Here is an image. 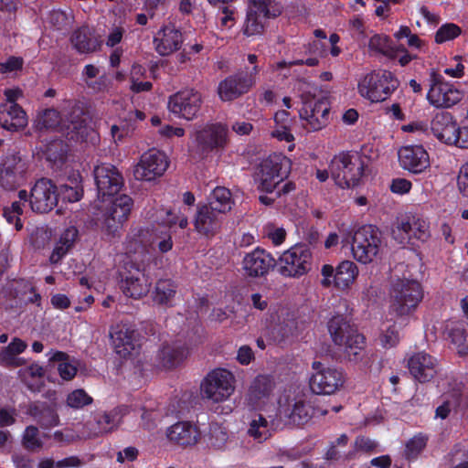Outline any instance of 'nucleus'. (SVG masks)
<instances>
[{
  "mask_svg": "<svg viewBox=\"0 0 468 468\" xmlns=\"http://www.w3.org/2000/svg\"><path fill=\"white\" fill-rule=\"evenodd\" d=\"M189 139V156L195 161H203L213 154H221L228 148L230 131L226 123L207 122L196 125Z\"/></svg>",
  "mask_w": 468,
  "mask_h": 468,
  "instance_id": "1",
  "label": "nucleus"
},
{
  "mask_svg": "<svg viewBox=\"0 0 468 468\" xmlns=\"http://www.w3.org/2000/svg\"><path fill=\"white\" fill-rule=\"evenodd\" d=\"M392 40L388 35L374 34L368 39V51L374 55H382L405 67L410 63V28L407 26H400L399 30L393 34Z\"/></svg>",
  "mask_w": 468,
  "mask_h": 468,
  "instance_id": "2",
  "label": "nucleus"
},
{
  "mask_svg": "<svg viewBox=\"0 0 468 468\" xmlns=\"http://www.w3.org/2000/svg\"><path fill=\"white\" fill-rule=\"evenodd\" d=\"M367 165L357 152L343 151L331 160L329 169L335 184L345 188L360 185Z\"/></svg>",
  "mask_w": 468,
  "mask_h": 468,
  "instance_id": "3",
  "label": "nucleus"
},
{
  "mask_svg": "<svg viewBox=\"0 0 468 468\" xmlns=\"http://www.w3.org/2000/svg\"><path fill=\"white\" fill-rule=\"evenodd\" d=\"M33 127L39 136L44 133L55 132L75 143L93 142L97 136L86 119H34Z\"/></svg>",
  "mask_w": 468,
  "mask_h": 468,
  "instance_id": "4",
  "label": "nucleus"
},
{
  "mask_svg": "<svg viewBox=\"0 0 468 468\" xmlns=\"http://www.w3.org/2000/svg\"><path fill=\"white\" fill-rule=\"evenodd\" d=\"M328 331L334 343L344 346L346 356L350 361L356 362L362 358L365 337L344 315L333 316L328 322Z\"/></svg>",
  "mask_w": 468,
  "mask_h": 468,
  "instance_id": "5",
  "label": "nucleus"
},
{
  "mask_svg": "<svg viewBox=\"0 0 468 468\" xmlns=\"http://www.w3.org/2000/svg\"><path fill=\"white\" fill-rule=\"evenodd\" d=\"M351 240L353 257L362 264L374 261L378 254L381 245V232L374 225H363L353 233L343 238L342 243L348 244Z\"/></svg>",
  "mask_w": 468,
  "mask_h": 468,
  "instance_id": "6",
  "label": "nucleus"
},
{
  "mask_svg": "<svg viewBox=\"0 0 468 468\" xmlns=\"http://www.w3.org/2000/svg\"><path fill=\"white\" fill-rule=\"evenodd\" d=\"M398 80L385 69L372 70L358 81L357 90L361 97L371 102L385 101L396 90Z\"/></svg>",
  "mask_w": 468,
  "mask_h": 468,
  "instance_id": "7",
  "label": "nucleus"
},
{
  "mask_svg": "<svg viewBox=\"0 0 468 468\" xmlns=\"http://www.w3.org/2000/svg\"><path fill=\"white\" fill-rule=\"evenodd\" d=\"M292 168L291 160L282 154H271L259 165L257 180L258 189L261 192L272 193L289 176Z\"/></svg>",
  "mask_w": 468,
  "mask_h": 468,
  "instance_id": "8",
  "label": "nucleus"
},
{
  "mask_svg": "<svg viewBox=\"0 0 468 468\" xmlns=\"http://www.w3.org/2000/svg\"><path fill=\"white\" fill-rule=\"evenodd\" d=\"M277 261L282 276L299 278L311 271L313 253L309 244L297 243L285 250Z\"/></svg>",
  "mask_w": 468,
  "mask_h": 468,
  "instance_id": "9",
  "label": "nucleus"
},
{
  "mask_svg": "<svg viewBox=\"0 0 468 468\" xmlns=\"http://www.w3.org/2000/svg\"><path fill=\"white\" fill-rule=\"evenodd\" d=\"M314 372L309 378V388L315 395H333L344 386L345 374L335 367H325L321 362L314 361Z\"/></svg>",
  "mask_w": 468,
  "mask_h": 468,
  "instance_id": "10",
  "label": "nucleus"
},
{
  "mask_svg": "<svg viewBox=\"0 0 468 468\" xmlns=\"http://www.w3.org/2000/svg\"><path fill=\"white\" fill-rule=\"evenodd\" d=\"M235 378L233 374L225 368H216L210 371L200 385L204 398L214 402L226 400L234 392Z\"/></svg>",
  "mask_w": 468,
  "mask_h": 468,
  "instance_id": "11",
  "label": "nucleus"
},
{
  "mask_svg": "<svg viewBox=\"0 0 468 468\" xmlns=\"http://www.w3.org/2000/svg\"><path fill=\"white\" fill-rule=\"evenodd\" d=\"M28 162L19 153H7L0 163V186L12 191L24 185L27 178Z\"/></svg>",
  "mask_w": 468,
  "mask_h": 468,
  "instance_id": "12",
  "label": "nucleus"
},
{
  "mask_svg": "<svg viewBox=\"0 0 468 468\" xmlns=\"http://www.w3.org/2000/svg\"><path fill=\"white\" fill-rule=\"evenodd\" d=\"M119 286L125 296L140 299L149 292L151 281L137 263L126 261L119 271Z\"/></svg>",
  "mask_w": 468,
  "mask_h": 468,
  "instance_id": "13",
  "label": "nucleus"
},
{
  "mask_svg": "<svg viewBox=\"0 0 468 468\" xmlns=\"http://www.w3.org/2000/svg\"><path fill=\"white\" fill-rule=\"evenodd\" d=\"M407 268L408 265L403 263L395 267L389 291L390 307L399 316L410 314V271Z\"/></svg>",
  "mask_w": 468,
  "mask_h": 468,
  "instance_id": "14",
  "label": "nucleus"
},
{
  "mask_svg": "<svg viewBox=\"0 0 468 468\" xmlns=\"http://www.w3.org/2000/svg\"><path fill=\"white\" fill-rule=\"evenodd\" d=\"M133 207V200L128 195L123 194L113 198L103 214L104 231L115 236L128 220Z\"/></svg>",
  "mask_w": 468,
  "mask_h": 468,
  "instance_id": "15",
  "label": "nucleus"
},
{
  "mask_svg": "<svg viewBox=\"0 0 468 468\" xmlns=\"http://www.w3.org/2000/svg\"><path fill=\"white\" fill-rule=\"evenodd\" d=\"M94 181L98 198L104 201L106 197H113L124 186L122 173L116 166L109 163H102L93 170Z\"/></svg>",
  "mask_w": 468,
  "mask_h": 468,
  "instance_id": "16",
  "label": "nucleus"
},
{
  "mask_svg": "<svg viewBox=\"0 0 468 468\" xmlns=\"http://www.w3.org/2000/svg\"><path fill=\"white\" fill-rule=\"evenodd\" d=\"M58 197L56 184L51 179L42 177L30 189L29 206L36 213H48L58 205Z\"/></svg>",
  "mask_w": 468,
  "mask_h": 468,
  "instance_id": "17",
  "label": "nucleus"
},
{
  "mask_svg": "<svg viewBox=\"0 0 468 468\" xmlns=\"http://www.w3.org/2000/svg\"><path fill=\"white\" fill-rule=\"evenodd\" d=\"M321 274L323 275L321 281L323 287L329 288L333 284L338 290H346L356 279L358 268L351 261H343L336 268L330 264L323 265Z\"/></svg>",
  "mask_w": 468,
  "mask_h": 468,
  "instance_id": "18",
  "label": "nucleus"
},
{
  "mask_svg": "<svg viewBox=\"0 0 468 468\" xmlns=\"http://www.w3.org/2000/svg\"><path fill=\"white\" fill-rule=\"evenodd\" d=\"M259 71V67L254 66L250 72L229 76L220 81L218 87L220 99L232 101L248 92L255 85Z\"/></svg>",
  "mask_w": 468,
  "mask_h": 468,
  "instance_id": "19",
  "label": "nucleus"
},
{
  "mask_svg": "<svg viewBox=\"0 0 468 468\" xmlns=\"http://www.w3.org/2000/svg\"><path fill=\"white\" fill-rule=\"evenodd\" d=\"M168 165V156L162 151L152 149L141 156L133 174L138 180L153 181L162 176Z\"/></svg>",
  "mask_w": 468,
  "mask_h": 468,
  "instance_id": "20",
  "label": "nucleus"
},
{
  "mask_svg": "<svg viewBox=\"0 0 468 468\" xmlns=\"http://www.w3.org/2000/svg\"><path fill=\"white\" fill-rule=\"evenodd\" d=\"M110 336L116 354L121 358H128L138 353L141 346L140 334L128 324H116L110 331Z\"/></svg>",
  "mask_w": 468,
  "mask_h": 468,
  "instance_id": "21",
  "label": "nucleus"
},
{
  "mask_svg": "<svg viewBox=\"0 0 468 468\" xmlns=\"http://www.w3.org/2000/svg\"><path fill=\"white\" fill-rule=\"evenodd\" d=\"M277 265L272 254L261 247L246 253L242 260L244 274L250 278L265 277Z\"/></svg>",
  "mask_w": 468,
  "mask_h": 468,
  "instance_id": "22",
  "label": "nucleus"
},
{
  "mask_svg": "<svg viewBox=\"0 0 468 468\" xmlns=\"http://www.w3.org/2000/svg\"><path fill=\"white\" fill-rule=\"evenodd\" d=\"M431 77L432 84L427 93L431 104L437 108H450L461 101L463 94L453 84L444 81L435 73Z\"/></svg>",
  "mask_w": 468,
  "mask_h": 468,
  "instance_id": "23",
  "label": "nucleus"
},
{
  "mask_svg": "<svg viewBox=\"0 0 468 468\" xmlns=\"http://www.w3.org/2000/svg\"><path fill=\"white\" fill-rule=\"evenodd\" d=\"M184 43L182 32L174 25L162 27L153 39L154 48L162 57H166L178 51Z\"/></svg>",
  "mask_w": 468,
  "mask_h": 468,
  "instance_id": "24",
  "label": "nucleus"
},
{
  "mask_svg": "<svg viewBox=\"0 0 468 468\" xmlns=\"http://www.w3.org/2000/svg\"><path fill=\"white\" fill-rule=\"evenodd\" d=\"M201 104L200 94L194 90H183L172 95L168 101L171 113L181 117L195 116Z\"/></svg>",
  "mask_w": 468,
  "mask_h": 468,
  "instance_id": "25",
  "label": "nucleus"
},
{
  "mask_svg": "<svg viewBox=\"0 0 468 468\" xmlns=\"http://www.w3.org/2000/svg\"><path fill=\"white\" fill-rule=\"evenodd\" d=\"M314 408L311 402L303 399H293L288 400L286 404L280 402L278 415L281 419H285L289 423L294 425H304L314 415Z\"/></svg>",
  "mask_w": 468,
  "mask_h": 468,
  "instance_id": "26",
  "label": "nucleus"
},
{
  "mask_svg": "<svg viewBox=\"0 0 468 468\" xmlns=\"http://www.w3.org/2000/svg\"><path fill=\"white\" fill-rule=\"evenodd\" d=\"M195 230L207 238L215 236L221 229L222 216L206 204H198L193 218Z\"/></svg>",
  "mask_w": 468,
  "mask_h": 468,
  "instance_id": "27",
  "label": "nucleus"
},
{
  "mask_svg": "<svg viewBox=\"0 0 468 468\" xmlns=\"http://www.w3.org/2000/svg\"><path fill=\"white\" fill-rule=\"evenodd\" d=\"M440 369L437 358L426 352H419L411 356V377L418 383H430Z\"/></svg>",
  "mask_w": 468,
  "mask_h": 468,
  "instance_id": "28",
  "label": "nucleus"
},
{
  "mask_svg": "<svg viewBox=\"0 0 468 468\" xmlns=\"http://www.w3.org/2000/svg\"><path fill=\"white\" fill-rule=\"evenodd\" d=\"M166 436L180 446H193L200 439V431L189 421H178L167 429Z\"/></svg>",
  "mask_w": 468,
  "mask_h": 468,
  "instance_id": "29",
  "label": "nucleus"
},
{
  "mask_svg": "<svg viewBox=\"0 0 468 468\" xmlns=\"http://www.w3.org/2000/svg\"><path fill=\"white\" fill-rule=\"evenodd\" d=\"M274 388L272 378L267 375H259L251 383L246 396L247 405L252 410H258L268 399Z\"/></svg>",
  "mask_w": 468,
  "mask_h": 468,
  "instance_id": "30",
  "label": "nucleus"
},
{
  "mask_svg": "<svg viewBox=\"0 0 468 468\" xmlns=\"http://www.w3.org/2000/svg\"><path fill=\"white\" fill-rule=\"evenodd\" d=\"M188 348L181 340L165 343L158 352V359L163 367L172 369L178 367L187 356Z\"/></svg>",
  "mask_w": 468,
  "mask_h": 468,
  "instance_id": "31",
  "label": "nucleus"
},
{
  "mask_svg": "<svg viewBox=\"0 0 468 468\" xmlns=\"http://www.w3.org/2000/svg\"><path fill=\"white\" fill-rule=\"evenodd\" d=\"M42 156L53 168L61 169L68 160L69 145L62 139L54 138L40 147Z\"/></svg>",
  "mask_w": 468,
  "mask_h": 468,
  "instance_id": "32",
  "label": "nucleus"
},
{
  "mask_svg": "<svg viewBox=\"0 0 468 468\" xmlns=\"http://www.w3.org/2000/svg\"><path fill=\"white\" fill-rule=\"evenodd\" d=\"M431 128L439 141L459 147L461 130L453 119H431Z\"/></svg>",
  "mask_w": 468,
  "mask_h": 468,
  "instance_id": "33",
  "label": "nucleus"
},
{
  "mask_svg": "<svg viewBox=\"0 0 468 468\" xmlns=\"http://www.w3.org/2000/svg\"><path fill=\"white\" fill-rule=\"evenodd\" d=\"M443 335L447 340H450L455 346L459 356L468 358V333L463 322H448Z\"/></svg>",
  "mask_w": 468,
  "mask_h": 468,
  "instance_id": "34",
  "label": "nucleus"
},
{
  "mask_svg": "<svg viewBox=\"0 0 468 468\" xmlns=\"http://www.w3.org/2000/svg\"><path fill=\"white\" fill-rule=\"evenodd\" d=\"M27 412L42 429H50L59 424L55 407L48 402L36 401L29 405Z\"/></svg>",
  "mask_w": 468,
  "mask_h": 468,
  "instance_id": "35",
  "label": "nucleus"
},
{
  "mask_svg": "<svg viewBox=\"0 0 468 468\" xmlns=\"http://www.w3.org/2000/svg\"><path fill=\"white\" fill-rule=\"evenodd\" d=\"M70 42L73 48L81 54L96 52L101 47L100 42L93 37L92 30L88 26H81L73 31Z\"/></svg>",
  "mask_w": 468,
  "mask_h": 468,
  "instance_id": "36",
  "label": "nucleus"
},
{
  "mask_svg": "<svg viewBox=\"0 0 468 468\" xmlns=\"http://www.w3.org/2000/svg\"><path fill=\"white\" fill-rule=\"evenodd\" d=\"M177 291L176 283L171 279H160L156 282L152 292L154 303L162 306H173V300Z\"/></svg>",
  "mask_w": 468,
  "mask_h": 468,
  "instance_id": "37",
  "label": "nucleus"
},
{
  "mask_svg": "<svg viewBox=\"0 0 468 468\" xmlns=\"http://www.w3.org/2000/svg\"><path fill=\"white\" fill-rule=\"evenodd\" d=\"M78 236L79 230L77 229V228H67L60 235L58 243L53 249V251L49 258L50 262L54 264L58 263L73 247Z\"/></svg>",
  "mask_w": 468,
  "mask_h": 468,
  "instance_id": "38",
  "label": "nucleus"
},
{
  "mask_svg": "<svg viewBox=\"0 0 468 468\" xmlns=\"http://www.w3.org/2000/svg\"><path fill=\"white\" fill-rule=\"evenodd\" d=\"M212 210L222 216L229 212L233 205L232 194L229 189L224 186H217L210 194L208 203Z\"/></svg>",
  "mask_w": 468,
  "mask_h": 468,
  "instance_id": "39",
  "label": "nucleus"
},
{
  "mask_svg": "<svg viewBox=\"0 0 468 468\" xmlns=\"http://www.w3.org/2000/svg\"><path fill=\"white\" fill-rule=\"evenodd\" d=\"M391 237L402 248L410 243V216L400 214L391 225Z\"/></svg>",
  "mask_w": 468,
  "mask_h": 468,
  "instance_id": "40",
  "label": "nucleus"
},
{
  "mask_svg": "<svg viewBox=\"0 0 468 468\" xmlns=\"http://www.w3.org/2000/svg\"><path fill=\"white\" fill-rule=\"evenodd\" d=\"M430 167V155L424 147L411 145V175H426Z\"/></svg>",
  "mask_w": 468,
  "mask_h": 468,
  "instance_id": "41",
  "label": "nucleus"
},
{
  "mask_svg": "<svg viewBox=\"0 0 468 468\" xmlns=\"http://www.w3.org/2000/svg\"><path fill=\"white\" fill-rule=\"evenodd\" d=\"M49 362H57L58 372L64 380H71L78 372L76 365L69 361V356L63 351H55L49 357Z\"/></svg>",
  "mask_w": 468,
  "mask_h": 468,
  "instance_id": "42",
  "label": "nucleus"
},
{
  "mask_svg": "<svg viewBox=\"0 0 468 468\" xmlns=\"http://www.w3.org/2000/svg\"><path fill=\"white\" fill-rule=\"evenodd\" d=\"M248 434L259 442H262L271 437L269 423L261 414H258L257 418L251 420Z\"/></svg>",
  "mask_w": 468,
  "mask_h": 468,
  "instance_id": "43",
  "label": "nucleus"
},
{
  "mask_svg": "<svg viewBox=\"0 0 468 468\" xmlns=\"http://www.w3.org/2000/svg\"><path fill=\"white\" fill-rule=\"evenodd\" d=\"M23 204L20 201H14L9 207L3 208V217L9 225H13L16 231L23 229L24 223L21 219L23 216Z\"/></svg>",
  "mask_w": 468,
  "mask_h": 468,
  "instance_id": "44",
  "label": "nucleus"
},
{
  "mask_svg": "<svg viewBox=\"0 0 468 468\" xmlns=\"http://www.w3.org/2000/svg\"><path fill=\"white\" fill-rule=\"evenodd\" d=\"M249 10L252 11L263 18L276 16L281 10L276 6L275 0H250Z\"/></svg>",
  "mask_w": 468,
  "mask_h": 468,
  "instance_id": "45",
  "label": "nucleus"
},
{
  "mask_svg": "<svg viewBox=\"0 0 468 468\" xmlns=\"http://www.w3.org/2000/svg\"><path fill=\"white\" fill-rule=\"evenodd\" d=\"M43 444L38 428L34 425L27 426L22 435L23 447L28 452H35L41 449Z\"/></svg>",
  "mask_w": 468,
  "mask_h": 468,
  "instance_id": "46",
  "label": "nucleus"
},
{
  "mask_svg": "<svg viewBox=\"0 0 468 468\" xmlns=\"http://www.w3.org/2000/svg\"><path fill=\"white\" fill-rule=\"evenodd\" d=\"M262 18L261 16L249 10L243 27L244 35L247 37L261 35L264 28Z\"/></svg>",
  "mask_w": 468,
  "mask_h": 468,
  "instance_id": "47",
  "label": "nucleus"
},
{
  "mask_svg": "<svg viewBox=\"0 0 468 468\" xmlns=\"http://www.w3.org/2000/svg\"><path fill=\"white\" fill-rule=\"evenodd\" d=\"M67 405L74 410H80L93 402V399L82 388H78L67 396Z\"/></svg>",
  "mask_w": 468,
  "mask_h": 468,
  "instance_id": "48",
  "label": "nucleus"
},
{
  "mask_svg": "<svg viewBox=\"0 0 468 468\" xmlns=\"http://www.w3.org/2000/svg\"><path fill=\"white\" fill-rule=\"evenodd\" d=\"M462 29L459 26L453 23H446L439 27L435 34V42L441 44L447 41L453 40L461 35Z\"/></svg>",
  "mask_w": 468,
  "mask_h": 468,
  "instance_id": "49",
  "label": "nucleus"
},
{
  "mask_svg": "<svg viewBox=\"0 0 468 468\" xmlns=\"http://www.w3.org/2000/svg\"><path fill=\"white\" fill-rule=\"evenodd\" d=\"M58 194L64 201L70 203L77 202L80 200L83 196V188L80 182L76 181L74 186L68 184L61 185L58 189Z\"/></svg>",
  "mask_w": 468,
  "mask_h": 468,
  "instance_id": "50",
  "label": "nucleus"
},
{
  "mask_svg": "<svg viewBox=\"0 0 468 468\" xmlns=\"http://www.w3.org/2000/svg\"><path fill=\"white\" fill-rule=\"evenodd\" d=\"M421 242L427 241L431 237L430 223L423 218H416L411 222V238Z\"/></svg>",
  "mask_w": 468,
  "mask_h": 468,
  "instance_id": "51",
  "label": "nucleus"
},
{
  "mask_svg": "<svg viewBox=\"0 0 468 468\" xmlns=\"http://www.w3.org/2000/svg\"><path fill=\"white\" fill-rule=\"evenodd\" d=\"M72 15L61 10H54L49 14V23L58 30L66 29L72 24Z\"/></svg>",
  "mask_w": 468,
  "mask_h": 468,
  "instance_id": "52",
  "label": "nucleus"
},
{
  "mask_svg": "<svg viewBox=\"0 0 468 468\" xmlns=\"http://www.w3.org/2000/svg\"><path fill=\"white\" fill-rule=\"evenodd\" d=\"M444 399L449 402L451 409L455 411L465 410L468 405L467 399L459 391H452L444 395Z\"/></svg>",
  "mask_w": 468,
  "mask_h": 468,
  "instance_id": "53",
  "label": "nucleus"
},
{
  "mask_svg": "<svg viewBox=\"0 0 468 468\" xmlns=\"http://www.w3.org/2000/svg\"><path fill=\"white\" fill-rule=\"evenodd\" d=\"M354 446L357 452L372 453L376 452L378 444L369 437L359 435L356 438Z\"/></svg>",
  "mask_w": 468,
  "mask_h": 468,
  "instance_id": "54",
  "label": "nucleus"
},
{
  "mask_svg": "<svg viewBox=\"0 0 468 468\" xmlns=\"http://www.w3.org/2000/svg\"><path fill=\"white\" fill-rule=\"evenodd\" d=\"M16 410L14 407H0V428L12 426L16 421Z\"/></svg>",
  "mask_w": 468,
  "mask_h": 468,
  "instance_id": "55",
  "label": "nucleus"
},
{
  "mask_svg": "<svg viewBox=\"0 0 468 468\" xmlns=\"http://www.w3.org/2000/svg\"><path fill=\"white\" fill-rule=\"evenodd\" d=\"M125 29L123 27L113 26L107 35L105 41L106 46L113 48L118 45L122 41Z\"/></svg>",
  "mask_w": 468,
  "mask_h": 468,
  "instance_id": "56",
  "label": "nucleus"
},
{
  "mask_svg": "<svg viewBox=\"0 0 468 468\" xmlns=\"http://www.w3.org/2000/svg\"><path fill=\"white\" fill-rule=\"evenodd\" d=\"M0 114H6L9 117H23L26 112L16 101H5L0 106Z\"/></svg>",
  "mask_w": 468,
  "mask_h": 468,
  "instance_id": "57",
  "label": "nucleus"
},
{
  "mask_svg": "<svg viewBox=\"0 0 468 468\" xmlns=\"http://www.w3.org/2000/svg\"><path fill=\"white\" fill-rule=\"evenodd\" d=\"M328 119H299L300 125L307 132H316L327 125Z\"/></svg>",
  "mask_w": 468,
  "mask_h": 468,
  "instance_id": "58",
  "label": "nucleus"
},
{
  "mask_svg": "<svg viewBox=\"0 0 468 468\" xmlns=\"http://www.w3.org/2000/svg\"><path fill=\"white\" fill-rule=\"evenodd\" d=\"M23 58L19 57H10L5 62L0 63V73H10L22 69Z\"/></svg>",
  "mask_w": 468,
  "mask_h": 468,
  "instance_id": "59",
  "label": "nucleus"
},
{
  "mask_svg": "<svg viewBox=\"0 0 468 468\" xmlns=\"http://www.w3.org/2000/svg\"><path fill=\"white\" fill-rule=\"evenodd\" d=\"M427 441V435L422 433H419L411 438V461L425 449Z\"/></svg>",
  "mask_w": 468,
  "mask_h": 468,
  "instance_id": "60",
  "label": "nucleus"
},
{
  "mask_svg": "<svg viewBox=\"0 0 468 468\" xmlns=\"http://www.w3.org/2000/svg\"><path fill=\"white\" fill-rule=\"evenodd\" d=\"M380 342L383 347L388 348L396 346L399 342V334L395 327H388L380 336Z\"/></svg>",
  "mask_w": 468,
  "mask_h": 468,
  "instance_id": "61",
  "label": "nucleus"
},
{
  "mask_svg": "<svg viewBox=\"0 0 468 468\" xmlns=\"http://www.w3.org/2000/svg\"><path fill=\"white\" fill-rule=\"evenodd\" d=\"M117 413L115 411L104 412L97 417V422L105 431H109L116 423Z\"/></svg>",
  "mask_w": 468,
  "mask_h": 468,
  "instance_id": "62",
  "label": "nucleus"
},
{
  "mask_svg": "<svg viewBox=\"0 0 468 468\" xmlns=\"http://www.w3.org/2000/svg\"><path fill=\"white\" fill-rule=\"evenodd\" d=\"M154 243H155L160 252H168L173 248V240L170 232L165 231L162 233L160 237L156 238V240L154 241Z\"/></svg>",
  "mask_w": 468,
  "mask_h": 468,
  "instance_id": "63",
  "label": "nucleus"
},
{
  "mask_svg": "<svg viewBox=\"0 0 468 468\" xmlns=\"http://www.w3.org/2000/svg\"><path fill=\"white\" fill-rule=\"evenodd\" d=\"M389 188L394 194H407L410 192V181L405 178H394L391 181Z\"/></svg>",
  "mask_w": 468,
  "mask_h": 468,
  "instance_id": "64",
  "label": "nucleus"
}]
</instances>
